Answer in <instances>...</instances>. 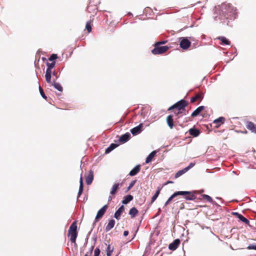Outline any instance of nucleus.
<instances>
[{
	"label": "nucleus",
	"instance_id": "6",
	"mask_svg": "<svg viewBox=\"0 0 256 256\" xmlns=\"http://www.w3.org/2000/svg\"><path fill=\"white\" fill-rule=\"evenodd\" d=\"M180 45L183 50H187L190 46V42L188 39L183 38L181 40Z\"/></svg>",
	"mask_w": 256,
	"mask_h": 256
},
{
	"label": "nucleus",
	"instance_id": "10",
	"mask_svg": "<svg viewBox=\"0 0 256 256\" xmlns=\"http://www.w3.org/2000/svg\"><path fill=\"white\" fill-rule=\"evenodd\" d=\"M124 206L123 205H122L118 208V210H116V211L115 212L114 214V218L118 220H120V215H121L122 213L124 211Z\"/></svg>",
	"mask_w": 256,
	"mask_h": 256
},
{
	"label": "nucleus",
	"instance_id": "16",
	"mask_svg": "<svg viewBox=\"0 0 256 256\" xmlns=\"http://www.w3.org/2000/svg\"><path fill=\"white\" fill-rule=\"evenodd\" d=\"M77 226H76V222H74L72 224L70 225V228L68 231V233L69 234H70V233L72 232H77Z\"/></svg>",
	"mask_w": 256,
	"mask_h": 256
},
{
	"label": "nucleus",
	"instance_id": "23",
	"mask_svg": "<svg viewBox=\"0 0 256 256\" xmlns=\"http://www.w3.org/2000/svg\"><path fill=\"white\" fill-rule=\"evenodd\" d=\"M132 200L133 196L130 194H128L124 197V200L122 201V203L124 204H126Z\"/></svg>",
	"mask_w": 256,
	"mask_h": 256
},
{
	"label": "nucleus",
	"instance_id": "17",
	"mask_svg": "<svg viewBox=\"0 0 256 256\" xmlns=\"http://www.w3.org/2000/svg\"><path fill=\"white\" fill-rule=\"evenodd\" d=\"M94 179L93 172L90 170L88 175L86 178V182L88 185H90L92 183Z\"/></svg>",
	"mask_w": 256,
	"mask_h": 256
},
{
	"label": "nucleus",
	"instance_id": "18",
	"mask_svg": "<svg viewBox=\"0 0 256 256\" xmlns=\"http://www.w3.org/2000/svg\"><path fill=\"white\" fill-rule=\"evenodd\" d=\"M204 106H200L198 107L196 110H194L191 116L192 117L196 116L200 112L204 109Z\"/></svg>",
	"mask_w": 256,
	"mask_h": 256
},
{
	"label": "nucleus",
	"instance_id": "30",
	"mask_svg": "<svg viewBox=\"0 0 256 256\" xmlns=\"http://www.w3.org/2000/svg\"><path fill=\"white\" fill-rule=\"evenodd\" d=\"M160 188H158V189L156 192L154 194L152 198L151 203L154 202L156 200L160 193Z\"/></svg>",
	"mask_w": 256,
	"mask_h": 256
},
{
	"label": "nucleus",
	"instance_id": "60",
	"mask_svg": "<svg viewBox=\"0 0 256 256\" xmlns=\"http://www.w3.org/2000/svg\"><path fill=\"white\" fill-rule=\"evenodd\" d=\"M90 0V2L92 1V0Z\"/></svg>",
	"mask_w": 256,
	"mask_h": 256
},
{
	"label": "nucleus",
	"instance_id": "42",
	"mask_svg": "<svg viewBox=\"0 0 256 256\" xmlns=\"http://www.w3.org/2000/svg\"><path fill=\"white\" fill-rule=\"evenodd\" d=\"M247 248L248 249V250H256V244H250L248 246Z\"/></svg>",
	"mask_w": 256,
	"mask_h": 256
},
{
	"label": "nucleus",
	"instance_id": "29",
	"mask_svg": "<svg viewBox=\"0 0 256 256\" xmlns=\"http://www.w3.org/2000/svg\"><path fill=\"white\" fill-rule=\"evenodd\" d=\"M52 85L54 86V87L58 90V91L62 92L63 90V88L62 87V86L60 85V84H59L58 82H54L52 83Z\"/></svg>",
	"mask_w": 256,
	"mask_h": 256
},
{
	"label": "nucleus",
	"instance_id": "37",
	"mask_svg": "<svg viewBox=\"0 0 256 256\" xmlns=\"http://www.w3.org/2000/svg\"><path fill=\"white\" fill-rule=\"evenodd\" d=\"M46 80L48 83H51L52 74H45Z\"/></svg>",
	"mask_w": 256,
	"mask_h": 256
},
{
	"label": "nucleus",
	"instance_id": "13",
	"mask_svg": "<svg viewBox=\"0 0 256 256\" xmlns=\"http://www.w3.org/2000/svg\"><path fill=\"white\" fill-rule=\"evenodd\" d=\"M224 120L225 118L222 116L214 120L213 122V123L216 124L215 126L216 128H218L222 124L224 123Z\"/></svg>",
	"mask_w": 256,
	"mask_h": 256
},
{
	"label": "nucleus",
	"instance_id": "54",
	"mask_svg": "<svg viewBox=\"0 0 256 256\" xmlns=\"http://www.w3.org/2000/svg\"><path fill=\"white\" fill-rule=\"evenodd\" d=\"M112 197L110 196L109 198H108L109 200H112Z\"/></svg>",
	"mask_w": 256,
	"mask_h": 256
},
{
	"label": "nucleus",
	"instance_id": "35",
	"mask_svg": "<svg viewBox=\"0 0 256 256\" xmlns=\"http://www.w3.org/2000/svg\"><path fill=\"white\" fill-rule=\"evenodd\" d=\"M114 248L110 249V245H108L106 248V255L107 256H111L112 253L113 252Z\"/></svg>",
	"mask_w": 256,
	"mask_h": 256
},
{
	"label": "nucleus",
	"instance_id": "41",
	"mask_svg": "<svg viewBox=\"0 0 256 256\" xmlns=\"http://www.w3.org/2000/svg\"><path fill=\"white\" fill-rule=\"evenodd\" d=\"M167 42V40H162L156 42L154 44H156V46H161L162 44H164Z\"/></svg>",
	"mask_w": 256,
	"mask_h": 256
},
{
	"label": "nucleus",
	"instance_id": "2",
	"mask_svg": "<svg viewBox=\"0 0 256 256\" xmlns=\"http://www.w3.org/2000/svg\"><path fill=\"white\" fill-rule=\"evenodd\" d=\"M188 105V102L184 100H181L170 106L168 109V110L178 109V110H180L184 108L186 106Z\"/></svg>",
	"mask_w": 256,
	"mask_h": 256
},
{
	"label": "nucleus",
	"instance_id": "38",
	"mask_svg": "<svg viewBox=\"0 0 256 256\" xmlns=\"http://www.w3.org/2000/svg\"><path fill=\"white\" fill-rule=\"evenodd\" d=\"M58 58V56L56 54H52L48 58L50 61L54 62V60Z\"/></svg>",
	"mask_w": 256,
	"mask_h": 256
},
{
	"label": "nucleus",
	"instance_id": "5",
	"mask_svg": "<svg viewBox=\"0 0 256 256\" xmlns=\"http://www.w3.org/2000/svg\"><path fill=\"white\" fill-rule=\"evenodd\" d=\"M142 128L143 124H140L138 126L131 129L130 132L133 136H136L142 132Z\"/></svg>",
	"mask_w": 256,
	"mask_h": 256
},
{
	"label": "nucleus",
	"instance_id": "24",
	"mask_svg": "<svg viewBox=\"0 0 256 256\" xmlns=\"http://www.w3.org/2000/svg\"><path fill=\"white\" fill-rule=\"evenodd\" d=\"M203 98L202 94H198L192 97L190 99L192 102H194L197 100H202Z\"/></svg>",
	"mask_w": 256,
	"mask_h": 256
},
{
	"label": "nucleus",
	"instance_id": "7",
	"mask_svg": "<svg viewBox=\"0 0 256 256\" xmlns=\"http://www.w3.org/2000/svg\"><path fill=\"white\" fill-rule=\"evenodd\" d=\"M107 205H104V206H102L98 212L96 216L95 220H96L102 218L104 214L106 208H107Z\"/></svg>",
	"mask_w": 256,
	"mask_h": 256
},
{
	"label": "nucleus",
	"instance_id": "40",
	"mask_svg": "<svg viewBox=\"0 0 256 256\" xmlns=\"http://www.w3.org/2000/svg\"><path fill=\"white\" fill-rule=\"evenodd\" d=\"M39 90H40V94L44 98V99H46V96L45 95L44 91H43V90L42 89V88L39 86Z\"/></svg>",
	"mask_w": 256,
	"mask_h": 256
},
{
	"label": "nucleus",
	"instance_id": "8",
	"mask_svg": "<svg viewBox=\"0 0 256 256\" xmlns=\"http://www.w3.org/2000/svg\"><path fill=\"white\" fill-rule=\"evenodd\" d=\"M180 242L179 239H176L172 242L169 244L168 248L172 250H176L180 244Z\"/></svg>",
	"mask_w": 256,
	"mask_h": 256
},
{
	"label": "nucleus",
	"instance_id": "57",
	"mask_svg": "<svg viewBox=\"0 0 256 256\" xmlns=\"http://www.w3.org/2000/svg\"><path fill=\"white\" fill-rule=\"evenodd\" d=\"M96 224V222H94V223H93V225L95 224Z\"/></svg>",
	"mask_w": 256,
	"mask_h": 256
},
{
	"label": "nucleus",
	"instance_id": "25",
	"mask_svg": "<svg viewBox=\"0 0 256 256\" xmlns=\"http://www.w3.org/2000/svg\"><path fill=\"white\" fill-rule=\"evenodd\" d=\"M218 39L221 41V44L224 45H230V41L227 39L224 36H220L218 38Z\"/></svg>",
	"mask_w": 256,
	"mask_h": 256
},
{
	"label": "nucleus",
	"instance_id": "33",
	"mask_svg": "<svg viewBox=\"0 0 256 256\" xmlns=\"http://www.w3.org/2000/svg\"><path fill=\"white\" fill-rule=\"evenodd\" d=\"M242 222H244L246 224H249V220L246 218L245 217H244L242 214H240L239 216V217L238 218Z\"/></svg>",
	"mask_w": 256,
	"mask_h": 256
},
{
	"label": "nucleus",
	"instance_id": "55",
	"mask_svg": "<svg viewBox=\"0 0 256 256\" xmlns=\"http://www.w3.org/2000/svg\"><path fill=\"white\" fill-rule=\"evenodd\" d=\"M170 32H175L174 30H172L170 31Z\"/></svg>",
	"mask_w": 256,
	"mask_h": 256
},
{
	"label": "nucleus",
	"instance_id": "34",
	"mask_svg": "<svg viewBox=\"0 0 256 256\" xmlns=\"http://www.w3.org/2000/svg\"><path fill=\"white\" fill-rule=\"evenodd\" d=\"M86 29L87 30V32H92V25L90 21L87 22L86 25Z\"/></svg>",
	"mask_w": 256,
	"mask_h": 256
},
{
	"label": "nucleus",
	"instance_id": "4",
	"mask_svg": "<svg viewBox=\"0 0 256 256\" xmlns=\"http://www.w3.org/2000/svg\"><path fill=\"white\" fill-rule=\"evenodd\" d=\"M188 193V192H174L166 201V202L164 204V206H167L170 204V202L173 200V198L176 197L177 196L180 195H185L186 194Z\"/></svg>",
	"mask_w": 256,
	"mask_h": 256
},
{
	"label": "nucleus",
	"instance_id": "50",
	"mask_svg": "<svg viewBox=\"0 0 256 256\" xmlns=\"http://www.w3.org/2000/svg\"><path fill=\"white\" fill-rule=\"evenodd\" d=\"M128 234V230H125V231L124 232V236H127Z\"/></svg>",
	"mask_w": 256,
	"mask_h": 256
},
{
	"label": "nucleus",
	"instance_id": "43",
	"mask_svg": "<svg viewBox=\"0 0 256 256\" xmlns=\"http://www.w3.org/2000/svg\"><path fill=\"white\" fill-rule=\"evenodd\" d=\"M100 251L98 248H96L94 252V256H99Z\"/></svg>",
	"mask_w": 256,
	"mask_h": 256
},
{
	"label": "nucleus",
	"instance_id": "47",
	"mask_svg": "<svg viewBox=\"0 0 256 256\" xmlns=\"http://www.w3.org/2000/svg\"><path fill=\"white\" fill-rule=\"evenodd\" d=\"M52 69H51V68H47L46 74H52Z\"/></svg>",
	"mask_w": 256,
	"mask_h": 256
},
{
	"label": "nucleus",
	"instance_id": "58",
	"mask_svg": "<svg viewBox=\"0 0 256 256\" xmlns=\"http://www.w3.org/2000/svg\"><path fill=\"white\" fill-rule=\"evenodd\" d=\"M217 199H219V200H220V198H216Z\"/></svg>",
	"mask_w": 256,
	"mask_h": 256
},
{
	"label": "nucleus",
	"instance_id": "45",
	"mask_svg": "<svg viewBox=\"0 0 256 256\" xmlns=\"http://www.w3.org/2000/svg\"><path fill=\"white\" fill-rule=\"evenodd\" d=\"M83 188H84V186H80L79 190H78V197H80V195L82 194V193Z\"/></svg>",
	"mask_w": 256,
	"mask_h": 256
},
{
	"label": "nucleus",
	"instance_id": "14",
	"mask_svg": "<svg viewBox=\"0 0 256 256\" xmlns=\"http://www.w3.org/2000/svg\"><path fill=\"white\" fill-rule=\"evenodd\" d=\"M189 134L194 137H196L200 134V132L198 130L194 128H191L188 130Z\"/></svg>",
	"mask_w": 256,
	"mask_h": 256
},
{
	"label": "nucleus",
	"instance_id": "1",
	"mask_svg": "<svg viewBox=\"0 0 256 256\" xmlns=\"http://www.w3.org/2000/svg\"><path fill=\"white\" fill-rule=\"evenodd\" d=\"M215 8L214 16V20L227 26H231L230 22L233 21L238 16L236 8L230 4L224 2L216 6Z\"/></svg>",
	"mask_w": 256,
	"mask_h": 256
},
{
	"label": "nucleus",
	"instance_id": "11",
	"mask_svg": "<svg viewBox=\"0 0 256 256\" xmlns=\"http://www.w3.org/2000/svg\"><path fill=\"white\" fill-rule=\"evenodd\" d=\"M246 128L252 132L256 134V124L251 122H248L246 125Z\"/></svg>",
	"mask_w": 256,
	"mask_h": 256
},
{
	"label": "nucleus",
	"instance_id": "48",
	"mask_svg": "<svg viewBox=\"0 0 256 256\" xmlns=\"http://www.w3.org/2000/svg\"><path fill=\"white\" fill-rule=\"evenodd\" d=\"M80 186H84L82 178L81 176L80 180Z\"/></svg>",
	"mask_w": 256,
	"mask_h": 256
},
{
	"label": "nucleus",
	"instance_id": "53",
	"mask_svg": "<svg viewBox=\"0 0 256 256\" xmlns=\"http://www.w3.org/2000/svg\"><path fill=\"white\" fill-rule=\"evenodd\" d=\"M161 211V210H160V208H158V213L157 214V215L159 214V212Z\"/></svg>",
	"mask_w": 256,
	"mask_h": 256
},
{
	"label": "nucleus",
	"instance_id": "22",
	"mask_svg": "<svg viewBox=\"0 0 256 256\" xmlns=\"http://www.w3.org/2000/svg\"><path fill=\"white\" fill-rule=\"evenodd\" d=\"M120 184L118 183H115L112 186L111 190L110 192V194L111 195H114L117 192L118 190V189Z\"/></svg>",
	"mask_w": 256,
	"mask_h": 256
},
{
	"label": "nucleus",
	"instance_id": "3",
	"mask_svg": "<svg viewBox=\"0 0 256 256\" xmlns=\"http://www.w3.org/2000/svg\"><path fill=\"white\" fill-rule=\"evenodd\" d=\"M154 48L152 50V53L154 55L162 54L166 52L169 47L165 46H156V44H154Z\"/></svg>",
	"mask_w": 256,
	"mask_h": 256
},
{
	"label": "nucleus",
	"instance_id": "21",
	"mask_svg": "<svg viewBox=\"0 0 256 256\" xmlns=\"http://www.w3.org/2000/svg\"><path fill=\"white\" fill-rule=\"evenodd\" d=\"M166 122L168 124V125L170 128H173L174 122L172 115H169L167 116Z\"/></svg>",
	"mask_w": 256,
	"mask_h": 256
},
{
	"label": "nucleus",
	"instance_id": "20",
	"mask_svg": "<svg viewBox=\"0 0 256 256\" xmlns=\"http://www.w3.org/2000/svg\"><path fill=\"white\" fill-rule=\"evenodd\" d=\"M186 192H189L188 194H186L184 195L185 196L184 198L186 200H195L196 197L194 194H192V192H189V191H186Z\"/></svg>",
	"mask_w": 256,
	"mask_h": 256
},
{
	"label": "nucleus",
	"instance_id": "32",
	"mask_svg": "<svg viewBox=\"0 0 256 256\" xmlns=\"http://www.w3.org/2000/svg\"><path fill=\"white\" fill-rule=\"evenodd\" d=\"M202 197L206 199L208 202H213L214 204H216L215 202H213L212 198L210 196H209L207 194H204L202 195Z\"/></svg>",
	"mask_w": 256,
	"mask_h": 256
},
{
	"label": "nucleus",
	"instance_id": "27",
	"mask_svg": "<svg viewBox=\"0 0 256 256\" xmlns=\"http://www.w3.org/2000/svg\"><path fill=\"white\" fill-rule=\"evenodd\" d=\"M118 145L116 144H112L110 145L106 149L105 153L108 154L115 148H116Z\"/></svg>",
	"mask_w": 256,
	"mask_h": 256
},
{
	"label": "nucleus",
	"instance_id": "31",
	"mask_svg": "<svg viewBox=\"0 0 256 256\" xmlns=\"http://www.w3.org/2000/svg\"><path fill=\"white\" fill-rule=\"evenodd\" d=\"M186 172H187V171L186 170L185 168L182 170H180L179 171H178L176 174H175V176H174V177L175 178H179L180 176H182V174H185Z\"/></svg>",
	"mask_w": 256,
	"mask_h": 256
},
{
	"label": "nucleus",
	"instance_id": "12",
	"mask_svg": "<svg viewBox=\"0 0 256 256\" xmlns=\"http://www.w3.org/2000/svg\"><path fill=\"white\" fill-rule=\"evenodd\" d=\"M140 170V164L135 166L130 172L129 175L130 176H134L137 174Z\"/></svg>",
	"mask_w": 256,
	"mask_h": 256
},
{
	"label": "nucleus",
	"instance_id": "15",
	"mask_svg": "<svg viewBox=\"0 0 256 256\" xmlns=\"http://www.w3.org/2000/svg\"><path fill=\"white\" fill-rule=\"evenodd\" d=\"M115 220L114 219L110 220L105 228L106 232H108L112 228L115 224Z\"/></svg>",
	"mask_w": 256,
	"mask_h": 256
},
{
	"label": "nucleus",
	"instance_id": "26",
	"mask_svg": "<svg viewBox=\"0 0 256 256\" xmlns=\"http://www.w3.org/2000/svg\"><path fill=\"white\" fill-rule=\"evenodd\" d=\"M138 214V210L135 207L131 208L129 211V214L130 215L132 218L136 217Z\"/></svg>",
	"mask_w": 256,
	"mask_h": 256
},
{
	"label": "nucleus",
	"instance_id": "49",
	"mask_svg": "<svg viewBox=\"0 0 256 256\" xmlns=\"http://www.w3.org/2000/svg\"><path fill=\"white\" fill-rule=\"evenodd\" d=\"M232 214L236 216L237 218H238L239 217V216L240 214L237 212H232Z\"/></svg>",
	"mask_w": 256,
	"mask_h": 256
},
{
	"label": "nucleus",
	"instance_id": "9",
	"mask_svg": "<svg viewBox=\"0 0 256 256\" xmlns=\"http://www.w3.org/2000/svg\"><path fill=\"white\" fill-rule=\"evenodd\" d=\"M130 134L126 132L120 136L119 138V141L122 143H125L130 140Z\"/></svg>",
	"mask_w": 256,
	"mask_h": 256
},
{
	"label": "nucleus",
	"instance_id": "56",
	"mask_svg": "<svg viewBox=\"0 0 256 256\" xmlns=\"http://www.w3.org/2000/svg\"><path fill=\"white\" fill-rule=\"evenodd\" d=\"M88 256V254H85V256Z\"/></svg>",
	"mask_w": 256,
	"mask_h": 256
},
{
	"label": "nucleus",
	"instance_id": "52",
	"mask_svg": "<svg viewBox=\"0 0 256 256\" xmlns=\"http://www.w3.org/2000/svg\"><path fill=\"white\" fill-rule=\"evenodd\" d=\"M52 75H53V76H56V72H55V71H54V72H52Z\"/></svg>",
	"mask_w": 256,
	"mask_h": 256
},
{
	"label": "nucleus",
	"instance_id": "28",
	"mask_svg": "<svg viewBox=\"0 0 256 256\" xmlns=\"http://www.w3.org/2000/svg\"><path fill=\"white\" fill-rule=\"evenodd\" d=\"M77 232H72L69 234L68 233V236H70V240L72 243H75L77 238Z\"/></svg>",
	"mask_w": 256,
	"mask_h": 256
},
{
	"label": "nucleus",
	"instance_id": "36",
	"mask_svg": "<svg viewBox=\"0 0 256 256\" xmlns=\"http://www.w3.org/2000/svg\"><path fill=\"white\" fill-rule=\"evenodd\" d=\"M136 182V180H132L130 183L129 184L127 188V191L130 190L135 184Z\"/></svg>",
	"mask_w": 256,
	"mask_h": 256
},
{
	"label": "nucleus",
	"instance_id": "19",
	"mask_svg": "<svg viewBox=\"0 0 256 256\" xmlns=\"http://www.w3.org/2000/svg\"><path fill=\"white\" fill-rule=\"evenodd\" d=\"M156 154V150H154L152 152H151L148 154V156H147V158H146V163L148 164V163L152 161V158L155 156Z\"/></svg>",
	"mask_w": 256,
	"mask_h": 256
},
{
	"label": "nucleus",
	"instance_id": "46",
	"mask_svg": "<svg viewBox=\"0 0 256 256\" xmlns=\"http://www.w3.org/2000/svg\"><path fill=\"white\" fill-rule=\"evenodd\" d=\"M192 24L189 26H184V28H180V30H179L177 32H182V31L188 28H192Z\"/></svg>",
	"mask_w": 256,
	"mask_h": 256
},
{
	"label": "nucleus",
	"instance_id": "59",
	"mask_svg": "<svg viewBox=\"0 0 256 256\" xmlns=\"http://www.w3.org/2000/svg\"><path fill=\"white\" fill-rule=\"evenodd\" d=\"M118 256V254H117V255H116V256Z\"/></svg>",
	"mask_w": 256,
	"mask_h": 256
},
{
	"label": "nucleus",
	"instance_id": "44",
	"mask_svg": "<svg viewBox=\"0 0 256 256\" xmlns=\"http://www.w3.org/2000/svg\"><path fill=\"white\" fill-rule=\"evenodd\" d=\"M194 166V164L191 162L190 164L185 168L186 170L188 172L189 170H190L191 168H192Z\"/></svg>",
	"mask_w": 256,
	"mask_h": 256
},
{
	"label": "nucleus",
	"instance_id": "39",
	"mask_svg": "<svg viewBox=\"0 0 256 256\" xmlns=\"http://www.w3.org/2000/svg\"><path fill=\"white\" fill-rule=\"evenodd\" d=\"M55 64H56V62H52L51 63L47 62L46 66L48 68L52 69L54 67Z\"/></svg>",
	"mask_w": 256,
	"mask_h": 256
},
{
	"label": "nucleus",
	"instance_id": "51",
	"mask_svg": "<svg viewBox=\"0 0 256 256\" xmlns=\"http://www.w3.org/2000/svg\"><path fill=\"white\" fill-rule=\"evenodd\" d=\"M94 248V246H92L90 248V254H91L92 252V250H93V249Z\"/></svg>",
	"mask_w": 256,
	"mask_h": 256
}]
</instances>
